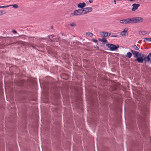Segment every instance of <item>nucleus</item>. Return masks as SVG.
Instances as JSON below:
<instances>
[{
	"instance_id": "obj_25",
	"label": "nucleus",
	"mask_w": 151,
	"mask_h": 151,
	"mask_svg": "<svg viewBox=\"0 0 151 151\" xmlns=\"http://www.w3.org/2000/svg\"><path fill=\"white\" fill-rule=\"evenodd\" d=\"M94 0H88L89 1V2L90 3H92L93 2V1Z\"/></svg>"
},
{
	"instance_id": "obj_7",
	"label": "nucleus",
	"mask_w": 151,
	"mask_h": 151,
	"mask_svg": "<svg viewBox=\"0 0 151 151\" xmlns=\"http://www.w3.org/2000/svg\"><path fill=\"white\" fill-rule=\"evenodd\" d=\"M55 36L53 35H51L50 36H48V37L50 39V40L51 41L54 42H57L58 41L59 38L58 37H56L55 39H52V37H55Z\"/></svg>"
},
{
	"instance_id": "obj_12",
	"label": "nucleus",
	"mask_w": 151,
	"mask_h": 151,
	"mask_svg": "<svg viewBox=\"0 0 151 151\" xmlns=\"http://www.w3.org/2000/svg\"><path fill=\"white\" fill-rule=\"evenodd\" d=\"M86 6V4L85 2L79 3L78 4V6L79 8H83Z\"/></svg>"
},
{
	"instance_id": "obj_19",
	"label": "nucleus",
	"mask_w": 151,
	"mask_h": 151,
	"mask_svg": "<svg viewBox=\"0 0 151 151\" xmlns=\"http://www.w3.org/2000/svg\"><path fill=\"white\" fill-rule=\"evenodd\" d=\"M132 47H133L135 50H139V48L136 45H134L132 46Z\"/></svg>"
},
{
	"instance_id": "obj_27",
	"label": "nucleus",
	"mask_w": 151,
	"mask_h": 151,
	"mask_svg": "<svg viewBox=\"0 0 151 151\" xmlns=\"http://www.w3.org/2000/svg\"><path fill=\"white\" fill-rule=\"evenodd\" d=\"M116 0H114V3L115 4H116Z\"/></svg>"
},
{
	"instance_id": "obj_2",
	"label": "nucleus",
	"mask_w": 151,
	"mask_h": 151,
	"mask_svg": "<svg viewBox=\"0 0 151 151\" xmlns=\"http://www.w3.org/2000/svg\"><path fill=\"white\" fill-rule=\"evenodd\" d=\"M106 46L109 48L110 49L111 51H114L117 50L119 47V46L117 45V46L113 44H107L106 45Z\"/></svg>"
},
{
	"instance_id": "obj_29",
	"label": "nucleus",
	"mask_w": 151,
	"mask_h": 151,
	"mask_svg": "<svg viewBox=\"0 0 151 151\" xmlns=\"http://www.w3.org/2000/svg\"><path fill=\"white\" fill-rule=\"evenodd\" d=\"M55 37H52V39H55Z\"/></svg>"
},
{
	"instance_id": "obj_22",
	"label": "nucleus",
	"mask_w": 151,
	"mask_h": 151,
	"mask_svg": "<svg viewBox=\"0 0 151 151\" xmlns=\"http://www.w3.org/2000/svg\"><path fill=\"white\" fill-rule=\"evenodd\" d=\"M147 59V57H144L143 58V61L144 60V61H145V63L146 62V59Z\"/></svg>"
},
{
	"instance_id": "obj_1",
	"label": "nucleus",
	"mask_w": 151,
	"mask_h": 151,
	"mask_svg": "<svg viewBox=\"0 0 151 151\" xmlns=\"http://www.w3.org/2000/svg\"><path fill=\"white\" fill-rule=\"evenodd\" d=\"M119 22L121 24H126L134 23V17L127 18L120 20Z\"/></svg>"
},
{
	"instance_id": "obj_26",
	"label": "nucleus",
	"mask_w": 151,
	"mask_h": 151,
	"mask_svg": "<svg viewBox=\"0 0 151 151\" xmlns=\"http://www.w3.org/2000/svg\"><path fill=\"white\" fill-rule=\"evenodd\" d=\"M111 37H117V35H113V36H111Z\"/></svg>"
},
{
	"instance_id": "obj_10",
	"label": "nucleus",
	"mask_w": 151,
	"mask_h": 151,
	"mask_svg": "<svg viewBox=\"0 0 151 151\" xmlns=\"http://www.w3.org/2000/svg\"><path fill=\"white\" fill-rule=\"evenodd\" d=\"M128 30V29L125 28V29L123 31L121 32L120 33V35L122 37H124L126 36L127 35L128 33L127 32V30Z\"/></svg>"
},
{
	"instance_id": "obj_8",
	"label": "nucleus",
	"mask_w": 151,
	"mask_h": 151,
	"mask_svg": "<svg viewBox=\"0 0 151 151\" xmlns=\"http://www.w3.org/2000/svg\"><path fill=\"white\" fill-rule=\"evenodd\" d=\"M100 35L103 37H106L109 36L111 35V33H108L107 32L102 31L101 32H100Z\"/></svg>"
},
{
	"instance_id": "obj_9",
	"label": "nucleus",
	"mask_w": 151,
	"mask_h": 151,
	"mask_svg": "<svg viewBox=\"0 0 151 151\" xmlns=\"http://www.w3.org/2000/svg\"><path fill=\"white\" fill-rule=\"evenodd\" d=\"M140 6V4H134L132 5V10L134 11L136 10L138 7Z\"/></svg>"
},
{
	"instance_id": "obj_6",
	"label": "nucleus",
	"mask_w": 151,
	"mask_h": 151,
	"mask_svg": "<svg viewBox=\"0 0 151 151\" xmlns=\"http://www.w3.org/2000/svg\"><path fill=\"white\" fill-rule=\"evenodd\" d=\"M82 10L83 15L91 12L92 10V9L91 7H86L82 9Z\"/></svg>"
},
{
	"instance_id": "obj_3",
	"label": "nucleus",
	"mask_w": 151,
	"mask_h": 151,
	"mask_svg": "<svg viewBox=\"0 0 151 151\" xmlns=\"http://www.w3.org/2000/svg\"><path fill=\"white\" fill-rule=\"evenodd\" d=\"M72 16H80L83 15L82 9H79L78 10H75L73 14H71Z\"/></svg>"
},
{
	"instance_id": "obj_4",
	"label": "nucleus",
	"mask_w": 151,
	"mask_h": 151,
	"mask_svg": "<svg viewBox=\"0 0 151 151\" xmlns=\"http://www.w3.org/2000/svg\"><path fill=\"white\" fill-rule=\"evenodd\" d=\"M134 23H141L144 20L143 18L140 17H134Z\"/></svg>"
},
{
	"instance_id": "obj_11",
	"label": "nucleus",
	"mask_w": 151,
	"mask_h": 151,
	"mask_svg": "<svg viewBox=\"0 0 151 151\" xmlns=\"http://www.w3.org/2000/svg\"><path fill=\"white\" fill-rule=\"evenodd\" d=\"M131 52L134 55V57L135 58H137L139 55V53L138 52L134 51L133 50H131Z\"/></svg>"
},
{
	"instance_id": "obj_21",
	"label": "nucleus",
	"mask_w": 151,
	"mask_h": 151,
	"mask_svg": "<svg viewBox=\"0 0 151 151\" xmlns=\"http://www.w3.org/2000/svg\"><path fill=\"white\" fill-rule=\"evenodd\" d=\"M10 6H0V8H5L10 7Z\"/></svg>"
},
{
	"instance_id": "obj_17",
	"label": "nucleus",
	"mask_w": 151,
	"mask_h": 151,
	"mask_svg": "<svg viewBox=\"0 0 151 151\" xmlns=\"http://www.w3.org/2000/svg\"><path fill=\"white\" fill-rule=\"evenodd\" d=\"M70 26L71 27H75L76 26V25L75 23L73 22L72 23H70Z\"/></svg>"
},
{
	"instance_id": "obj_20",
	"label": "nucleus",
	"mask_w": 151,
	"mask_h": 151,
	"mask_svg": "<svg viewBox=\"0 0 151 151\" xmlns=\"http://www.w3.org/2000/svg\"><path fill=\"white\" fill-rule=\"evenodd\" d=\"M144 39V42H145V40H146L147 41H151V38H145Z\"/></svg>"
},
{
	"instance_id": "obj_13",
	"label": "nucleus",
	"mask_w": 151,
	"mask_h": 151,
	"mask_svg": "<svg viewBox=\"0 0 151 151\" xmlns=\"http://www.w3.org/2000/svg\"><path fill=\"white\" fill-rule=\"evenodd\" d=\"M99 41L102 42L104 44H105V43H107V40L106 38H103L102 39H99Z\"/></svg>"
},
{
	"instance_id": "obj_15",
	"label": "nucleus",
	"mask_w": 151,
	"mask_h": 151,
	"mask_svg": "<svg viewBox=\"0 0 151 151\" xmlns=\"http://www.w3.org/2000/svg\"><path fill=\"white\" fill-rule=\"evenodd\" d=\"M132 56V54L130 52H127V55L126 56L129 58H130Z\"/></svg>"
},
{
	"instance_id": "obj_24",
	"label": "nucleus",
	"mask_w": 151,
	"mask_h": 151,
	"mask_svg": "<svg viewBox=\"0 0 151 151\" xmlns=\"http://www.w3.org/2000/svg\"><path fill=\"white\" fill-rule=\"evenodd\" d=\"M92 40L93 42H95V43H97L98 42L97 40H96L95 39H93Z\"/></svg>"
},
{
	"instance_id": "obj_5",
	"label": "nucleus",
	"mask_w": 151,
	"mask_h": 151,
	"mask_svg": "<svg viewBox=\"0 0 151 151\" xmlns=\"http://www.w3.org/2000/svg\"><path fill=\"white\" fill-rule=\"evenodd\" d=\"M145 57L144 55L142 53L139 54V57L137 58V61L139 63H142L143 62V58Z\"/></svg>"
},
{
	"instance_id": "obj_16",
	"label": "nucleus",
	"mask_w": 151,
	"mask_h": 151,
	"mask_svg": "<svg viewBox=\"0 0 151 151\" xmlns=\"http://www.w3.org/2000/svg\"><path fill=\"white\" fill-rule=\"evenodd\" d=\"M93 34L91 32H87L86 33V35L88 37H91L93 36Z\"/></svg>"
},
{
	"instance_id": "obj_23",
	"label": "nucleus",
	"mask_w": 151,
	"mask_h": 151,
	"mask_svg": "<svg viewBox=\"0 0 151 151\" xmlns=\"http://www.w3.org/2000/svg\"><path fill=\"white\" fill-rule=\"evenodd\" d=\"M12 32L13 33H14V34H16L17 33V32L15 30H13L12 31Z\"/></svg>"
},
{
	"instance_id": "obj_28",
	"label": "nucleus",
	"mask_w": 151,
	"mask_h": 151,
	"mask_svg": "<svg viewBox=\"0 0 151 151\" xmlns=\"http://www.w3.org/2000/svg\"><path fill=\"white\" fill-rule=\"evenodd\" d=\"M3 12V11H0V12H1V13H2Z\"/></svg>"
},
{
	"instance_id": "obj_18",
	"label": "nucleus",
	"mask_w": 151,
	"mask_h": 151,
	"mask_svg": "<svg viewBox=\"0 0 151 151\" xmlns=\"http://www.w3.org/2000/svg\"><path fill=\"white\" fill-rule=\"evenodd\" d=\"M9 6H12L13 7L16 9H17L18 7V6L17 4H14L12 5H9Z\"/></svg>"
},
{
	"instance_id": "obj_14",
	"label": "nucleus",
	"mask_w": 151,
	"mask_h": 151,
	"mask_svg": "<svg viewBox=\"0 0 151 151\" xmlns=\"http://www.w3.org/2000/svg\"><path fill=\"white\" fill-rule=\"evenodd\" d=\"M147 33L146 32L144 31H141L139 32V34L141 35H144L146 34Z\"/></svg>"
}]
</instances>
